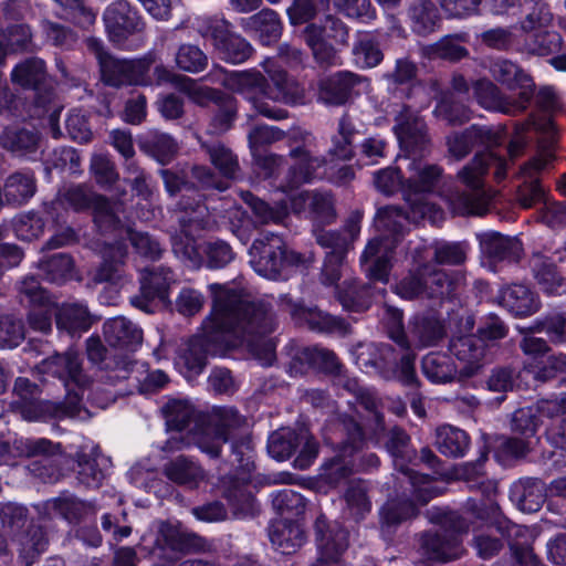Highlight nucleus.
Wrapping results in <instances>:
<instances>
[{"label": "nucleus", "mask_w": 566, "mask_h": 566, "mask_svg": "<svg viewBox=\"0 0 566 566\" xmlns=\"http://www.w3.org/2000/svg\"><path fill=\"white\" fill-rule=\"evenodd\" d=\"M163 472L171 482L196 488L205 479V470L191 458L179 455L167 462Z\"/></svg>", "instance_id": "obj_42"}, {"label": "nucleus", "mask_w": 566, "mask_h": 566, "mask_svg": "<svg viewBox=\"0 0 566 566\" xmlns=\"http://www.w3.org/2000/svg\"><path fill=\"white\" fill-rule=\"evenodd\" d=\"M490 73L496 82L504 85L509 91L518 90L515 98L525 107H528L534 95L535 84L520 65L510 60L497 59L491 63Z\"/></svg>", "instance_id": "obj_25"}, {"label": "nucleus", "mask_w": 566, "mask_h": 566, "mask_svg": "<svg viewBox=\"0 0 566 566\" xmlns=\"http://www.w3.org/2000/svg\"><path fill=\"white\" fill-rule=\"evenodd\" d=\"M158 548L168 547L174 552H189L193 549L203 551L206 541L201 536L182 531L181 528L163 522L158 528L156 538Z\"/></svg>", "instance_id": "obj_36"}, {"label": "nucleus", "mask_w": 566, "mask_h": 566, "mask_svg": "<svg viewBox=\"0 0 566 566\" xmlns=\"http://www.w3.org/2000/svg\"><path fill=\"white\" fill-rule=\"evenodd\" d=\"M534 276L547 294H563L566 292V282L557 272L556 265L544 254L535 252L530 259Z\"/></svg>", "instance_id": "obj_40"}, {"label": "nucleus", "mask_w": 566, "mask_h": 566, "mask_svg": "<svg viewBox=\"0 0 566 566\" xmlns=\"http://www.w3.org/2000/svg\"><path fill=\"white\" fill-rule=\"evenodd\" d=\"M499 130L491 126L472 125L462 133H454L447 138L448 151L455 159L461 160L478 145L494 146L501 143Z\"/></svg>", "instance_id": "obj_27"}, {"label": "nucleus", "mask_w": 566, "mask_h": 566, "mask_svg": "<svg viewBox=\"0 0 566 566\" xmlns=\"http://www.w3.org/2000/svg\"><path fill=\"white\" fill-rule=\"evenodd\" d=\"M411 29L419 35L434 32L440 22L439 11L431 0H415L408 8Z\"/></svg>", "instance_id": "obj_47"}, {"label": "nucleus", "mask_w": 566, "mask_h": 566, "mask_svg": "<svg viewBox=\"0 0 566 566\" xmlns=\"http://www.w3.org/2000/svg\"><path fill=\"white\" fill-rule=\"evenodd\" d=\"M266 87L268 78L254 70L234 72L230 83V91L242 95L260 115L273 120L287 118L285 109L273 107L265 101Z\"/></svg>", "instance_id": "obj_19"}, {"label": "nucleus", "mask_w": 566, "mask_h": 566, "mask_svg": "<svg viewBox=\"0 0 566 566\" xmlns=\"http://www.w3.org/2000/svg\"><path fill=\"white\" fill-rule=\"evenodd\" d=\"M45 509L70 523H78L96 512L93 503L83 501L70 493H62L60 496L46 501Z\"/></svg>", "instance_id": "obj_41"}, {"label": "nucleus", "mask_w": 566, "mask_h": 566, "mask_svg": "<svg viewBox=\"0 0 566 566\" xmlns=\"http://www.w3.org/2000/svg\"><path fill=\"white\" fill-rule=\"evenodd\" d=\"M125 256L126 251L120 244L107 249L104 252V262L94 273L93 281L95 283H118L122 279L120 265L124 263Z\"/></svg>", "instance_id": "obj_57"}, {"label": "nucleus", "mask_w": 566, "mask_h": 566, "mask_svg": "<svg viewBox=\"0 0 566 566\" xmlns=\"http://www.w3.org/2000/svg\"><path fill=\"white\" fill-rule=\"evenodd\" d=\"M433 114L437 118L449 125H462L470 119V112L465 105L455 101L453 94H446L437 104Z\"/></svg>", "instance_id": "obj_61"}, {"label": "nucleus", "mask_w": 566, "mask_h": 566, "mask_svg": "<svg viewBox=\"0 0 566 566\" xmlns=\"http://www.w3.org/2000/svg\"><path fill=\"white\" fill-rule=\"evenodd\" d=\"M268 535L276 551L282 554L295 553L305 542V533L301 525L289 518L271 522Z\"/></svg>", "instance_id": "obj_35"}, {"label": "nucleus", "mask_w": 566, "mask_h": 566, "mask_svg": "<svg viewBox=\"0 0 566 566\" xmlns=\"http://www.w3.org/2000/svg\"><path fill=\"white\" fill-rule=\"evenodd\" d=\"M392 352V347L388 344L360 346L356 357L357 364L361 368H373L380 371L387 367Z\"/></svg>", "instance_id": "obj_60"}, {"label": "nucleus", "mask_w": 566, "mask_h": 566, "mask_svg": "<svg viewBox=\"0 0 566 566\" xmlns=\"http://www.w3.org/2000/svg\"><path fill=\"white\" fill-rule=\"evenodd\" d=\"M297 437L298 431L296 432L291 429L274 431L268 441L269 454L279 461L290 458L296 450Z\"/></svg>", "instance_id": "obj_62"}, {"label": "nucleus", "mask_w": 566, "mask_h": 566, "mask_svg": "<svg viewBox=\"0 0 566 566\" xmlns=\"http://www.w3.org/2000/svg\"><path fill=\"white\" fill-rule=\"evenodd\" d=\"M213 306L211 314L202 323V333L189 340L178 356L177 364L186 369L187 377L196 376L206 366V345L226 344L228 334L240 338L250 352L264 365L274 359L275 343L271 334L275 328L272 306L262 300L251 301L248 296L211 284Z\"/></svg>", "instance_id": "obj_1"}, {"label": "nucleus", "mask_w": 566, "mask_h": 566, "mask_svg": "<svg viewBox=\"0 0 566 566\" xmlns=\"http://www.w3.org/2000/svg\"><path fill=\"white\" fill-rule=\"evenodd\" d=\"M545 490L539 479L526 478L513 484L510 497L521 511L537 512L545 502Z\"/></svg>", "instance_id": "obj_38"}, {"label": "nucleus", "mask_w": 566, "mask_h": 566, "mask_svg": "<svg viewBox=\"0 0 566 566\" xmlns=\"http://www.w3.org/2000/svg\"><path fill=\"white\" fill-rule=\"evenodd\" d=\"M409 205V212L396 206H386L379 208L375 217V227L381 234H387L389 238H400L406 231L407 223L418 219H430L434 221L441 211L430 202H424L421 199H412L411 196L407 197Z\"/></svg>", "instance_id": "obj_15"}, {"label": "nucleus", "mask_w": 566, "mask_h": 566, "mask_svg": "<svg viewBox=\"0 0 566 566\" xmlns=\"http://www.w3.org/2000/svg\"><path fill=\"white\" fill-rule=\"evenodd\" d=\"M264 71L269 77L265 93L268 99L287 105L304 103V88L284 70L268 62L264 64Z\"/></svg>", "instance_id": "obj_28"}, {"label": "nucleus", "mask_w": 566, "mask_h": 566, "mask_svg": "<svg viewBox=\"0 0 566 566\" xmlns=\"http://www.w3.org/2000/svg\"><path fill=\"white\" fill-rule=\"evenodd\" d=\"M421 370L434 384H448L457 379H465V377H460V369L453 359L444 353L427 354L422 358Z\"/></svg>", "instance_id": "obj_39"}, {"label": "nucleus", "mask_w": 566, "mask_h": 566, "mask_svg": "<svg viewBox=\"0 0 566 566\" xmlns=\"http://www.w3.org/2000/svg\"><path fill=\"white\" fill-rule=\"evenodd\" d=\"M416 514L417 509L409 500H390L380 511L381 523L387 527H395Z\"/></svg>", "instance_id": "obj_64"}, {"label": "nucleus", "mask_w": 566, "mask_h": 566, "mask_svg": "<svg viewBox=\"0 0 566 566\" xmlns=\"http://www.w3.org/2000/svg\"><path fill=\"white\" fill-rule=\"evenodd\" d=\"M481 251L493 261L517 262L523 251L518 239L488 231L478 235Z\"/></svg>", "instance_id": "obj_34"}, {"label": "nucleus", "mask_w": 566, "mask_h": 566, "mask_svg": "<svg viewBox=\"0 0 566 566\" xmlns=\"http://www.w3.org/2000/svg\"><path fill=\"white\" fill-rule=\"evenodd\" d=\"M386 449L394 459L395 469L401 474V483L408 482L417 501L424 505L432 497L439 494L433 481L424 474H419L408 467V463H416L417 452L411 446L410 436L399 427L388 431Z\"/></svg>", "instance_id": "obj_8"}, {"label": "nucleus", "mask_w": 566, "mask_h": 566, "mask_svg": "<svg viewBox=\"0 0 566 566\" xmlns=\"http://www.w3.org/2000/svg\"><path fill=\"white\" fill-rule=\"evenodd\" d=\"M17 454L27 458H36L28 465L31 475L44 483H54L63 475V467L69 462V457L63 452L61 443H55L46 438H20L15 439Z\"/></svg>", "instance_id": "obj_10"}, {"label": "nucleus", "mask_w": 566, "mask_h": 566, "mask_svg": "<svg viewBox=\"0 0 566 566\" xmlns=\"http://www.w3.org/2000/svg\"><path fill=\"white\" fill-rule=\"evenodd\" d=\"M11 543L25 566H30L46 549L49 541L41 526L31 525L27 531L14 535Z\"/></svg>", "instance_id": "obj_45"}, {"label": "nucleus", "mask_w": 566, "mask_h": 566, "mask_svg": "<svg viewBox=\"0 0 566 566\" xmlns=\"http://www.w3.org/2000/svg\"><path fill=\"white\" fill-rule=\"evenodd\" d=\"M244 202L251 208L255 222L259 224H285L289 218L286 205L277 203L274 207L256 198L251 192L242 193Z\"/></svg>", "instance_id": "obj_54"}, {"label": "nucleus", "mask_w": 566, "mask_h": 566, "mask_svg": "<svg viewBox=\"0 0 566 566\" xmlns=\"http://www.w3.org/2000/svg\"><path fill=\"white\" fill-rule=\"evenodd\" d=\"M534 128L538 134L537 155L526 163L520 171L522 185L516 190V201L524 209H530L545 200V190L542 187L538 174L554 159L557 130L549 115H533L528 120L515 125L507 153L512 159L518 157L527 144L526 132Z\"/></svg>", "instance_id": "obj_3"}, {"label": "nucleus", "mask_w": 566, "mask_h": 566, "mask_svg": "<svg viewBox=\"0 0 566 566\" xmlns=\"http://www.w3.org/2000/svg\"><path fill=\"white\" fill-rule=\"evenodd\" d=\"M353 55L357 66L371 69L384 59V53L377 40L369 33H360L353 46Z\"/></svg>", "instance_id": "obj_56"}, {"label": "nucleus", "mask_w": 566, "mask_h": 566, "mask_svg": "<svg viewBox=\"0 0 566 566\" xmlns=\"http://www.w3.org/2000/svg\"><path fill=\"white\" fill-rule=\"evenodd\" d=\"M101 452L98 447H92L88 451L82 449L76 453V462L78 467V481L88 486L97 488L104 479V472L101 469Z\"/></svg>", "instance_id": "obj_52"}, {"label": "nucleus", "mask_w": 566, "mask_h": 566, "mask_svg": "<svg viewBox=\"0 0 566 566\" xmlns=\"http://www.w3.org/2000/svg\"><path fill=\"white\" fill-rule=\"evenodd\" d=\"M452 276L431 263L410 270L395 286V293L405 300H436L449 297L454 290Z\"/></svg>", "instance_id": "obj_9"}, {"label": "nucleus", "mask_w": 566, "mask_h": 566, "mask_svg": "<svg viewBox=\"0 0 566 566\" xmlns=\"http://www.w3.org/2000/svg\"><path fill=\"white\" fill-rule=\"evenodd\" d=\"M172 280V272L169 268L158 266L147 270V274L142 280L140 295L132 297L130 303L146 313H151V301L158 298L165 302Z\"/></svg>", "instance_id": "obj_30"}, {"label": "nucleus", "mask_w": 566, "mask_h": 566, "mask_svg": "<svg viewBox=\"0 0 566 566\" xmlns=\"http://www.w3.org/2000/svg\"><path fill=\"white\" fill-rule=\"evenodd\" d=\"M202 149L209 156L211 164L226 179H234L239 171V161L230 148L220 142L201 143Z\"/></svg>", "instance_id": "obj_55"}, {"label": "nucleus", "mask_w": 566, "mask_h": 566, "mask_svg": "<svg viewBox=\"0 0 566 566\" xmlns=\"http://www.w3.org/2000/svg\"><path fill=\"white\" fill-rule=\"evenodd\" d=\"M370 90V80L350 71H338L318 83V102L342 106Z\"/></svg>", "instance_id": "obj_17"}, {"label": "nucleus", "mask_w": 566, "mask_h": 566, "mask_svg": "<svg viewBox=\"0 0 566 566\" xmlns=\"http://www.w3.org/2000/svg\"><path fill=\"white\" fill-rule=\"evenodd\" d=\"M302 35L317 63L324 66L340 64L337 51L327 42L332 40L342 45L347 44L348 28L338 17L327 14L319 23H308Z\"/></svg>", "instance_id": "obj_14"}, {"label": "nucleus", "mask_w": 566, "mask_h": 566, "mask_svg": "<svg viewBox=\"0 0 566 566\" xmlns=\"http://www.w3.org/2000/svg\"><path fill=\"white\" fill-rule=\"evenodd\" d=\"M292 314L296 319L307 324L312 331L334 333L342 336L350 332V325L344 318L333 316L316 307L296 306Z\"/></svg>", "instance_id": "obj_37"}, {"label": "nucleus", "mask_w": 566, "mask_h": 566, "mask_svg": "<svg viewBox=\"0 0 566 566\" xmlns=\"http://www.w3.org/2000/svg\"><path fill=\"white\" fill-rule=\"evenodd\" d=\"M283 248L282 237L272 232L255 239L249 250L254 271L270 280L283 279Z\"/></svg>", "instance_id": "obj_20"}, {"label": "nucleus", "mask_w": 566, "mask_h": 566, "mask_svg": "<svg viewBox=\"0 0 566 566\" xmlns=\"http://www.w3.org/2000/svg\"><path fill=\"white\" fill-rule=\"evenodd\" d=\"M473 94L479 105L483 108L505 115L516 116L527 108L515 98L514 94H504L488 78L474 82Z\"/></svg>", "instance_id": "obj_29"}, {"label": "nucleus", "mask_w": 566, "mask_h": 566, "mask_svg": "<svg viewBox=\"0 0 566 566\" xmlns=\"http://www.w3.org/2000/svg\"><path fill=\"white\" fill-rule=\"evenodd\" d=\"M45 75L44 62L38 57H30L13 69L11 80L22 87L36 90L45 80Z\"/></svg>", "instance_id": "obj_58"}, {"label": "nucleus", "mask_w": 566, "mask_h": 566, "mask_svg": "<svg viewBox=\"0 0 566 566\" xmlns=\"http://www.w3.org/2000/svg\"><path fill=\"white\" fill-rule=\"evenodd\" d=\"M401 317L400 312L394 313L397 326L389 331V336L403 349L438 346L447 337L446 324L436 313L428 312L412 316L408 323L407 332L403 331L400 324Z\"/></svg>", "instance_id": "obj_12"}, {"label": "nucleus", "mask_w": 566, "mask_h": 566, "mask_svg": "<svg viewBox=\"0 0 566 566\" xmlns=\"http://www.w3.org/2000/svg\"><path fill=\"white\" fill-rule=\"evenodd\" d=\"M500 304L516 316L531 315L538 310V301L525 285L513 284L500 291Z\"/></svg>", "instance_id": "obj_44"}, {"label": "nucleus", "mask_w": 566, "mask_h": 566, "mask_svg": "<svg viewBox=\"0 0 566 566\" xmlns=\"http://www.w3.org/2000/svg\"><path fill=\"white\" fill-rule=\"evenodd\" d=\"M318 557L312 566H331L340 563L342 554L348 547V532L338 523H329L319 515L314 524Z\"/></svg>", "instance_id": "obj_21"}, {"label": "nucleus", "mask_w": 566, "mask_h": 566, "mask_svg": "<svg viewBox=\"0 0 566 566\" xmlns=\"http://www.w3.org/2000/svg\"><path fill=\"white\" fill-rule=\"evenodd\" d=\"M397 238L379 234L368 241L360 256L365 273L373 280L388 282L394 251L398 244Z\"/></svg>", "instance_id": "obj_23"}, {"label": "nucleus", "mask_w": 566, "mask_h": 566, "mask_svg": "<svg viewBox=\"0 0 566 566\" xmlns=\"http://www.w3.org/2000/svg\"><path fill=\"white\" fill-rule=\"evenodd\" d=\"M163 415L166 419V424L169 429L182 431L191 421L209 422L198 415L196 419V410L193 406L186 399H169L161 408Z\"/></svg>", "instance_id": "obj_50"}, {"label": "nucleus", "mask_w": 566, "mask_h": 566, "mask_svg": "<svg viewBox=\"0 0 566 566\" xmlns=\"http://www.w3.org/2000/svg\"><path fill=\"white\" fill-rule=\"evenodd\" d=\"M12 405L17 412L28 421L64 418L85 420L90 418V412L81 406L78 392L69 394L65 401L62 402L36 400L34 398L24 402H13Z\"/></svg>", "instance_id": "obj_18"}, {"label": "nucleus", "mask_w": 566, "mask_h": 566, "mask_svg": "<svg viewBox=\"0 0 566 566\" xmlns=\"http://www.w3.org/2000/svg\"><path fill=\"white\" fill-rule=\"evenodd\" d=\"M179 206L184 213L179 217L180 231L171 237L172 251L179 259L199 266L202 256L195 235L209 226L208 208L198 200L189 202L185 198Z\"/></svg>", "instance_id": "obj_11"}, {"label": "nucleus", "mask_w": 566, "mask_h": 566, "mask_svg": "<svg viewBox=\"0 0 566 566\" xmlns=\"http://www.w3.org/2000/svg\"><path fill=\"white\" fill-rule=\"evenodd\" d=\"M106 343L118 349L136 350L143 342V331L126 317L109 318L103 325Z\"/></svg>", "instance_id": "obj_33"}, {"label": "nucleus", "mask_w": 566, "mask_h": 566, "mask_svg": "<svg viewBox=\"0 0 566 566\" xmlns=\"http://www.w3.org/2000/svg\"><path fill=\"white\" fill-rule=\"evenodd\" d=\"M38 368L42 374L60 379L66 388L74 386L83 391L92 385L91 378L83 370L78 353L72 349L44 358Z\"/></svg>", "instance_id": "obj_22"}, {"label": "nucleus", "mask_w": 566, "mask_h": 566, "mask_svg": "<svg viewBox=\"0 0 566 566\" xmlns=\"http://www.w3.org/2000/svg\"><path fill=\"white\" fill-rule=\"evenodd\" d=\"M505 159L493 151L476 154L457 175V184L443 190V197L450 208L459 214L482 216L491 202V196L484 188V175L494 168V177H506Z\"/></svg>", "instance_id": "obj_4"}, {"label": "nucleus", "mask_w": 566, "mask_h": 566, "mask_svg": "<svg viewBox=\"0 0 566 566\" xmlns=\"http://www.w3.org/2000/svg\"><path fill=\"white\" fill-rule=\"evenodd\" d=\"M395 133L400 146L407 151L411 159L409 163L410 176L408 185L413 193H409L412 199H421L428 202L421 195L433 189L439 180L442 170L437 165H428L417 160L429 151L430 139L427 135V127L422 118L407 106L395 117Z\"/></svg>", "instance_id": "obj_5"}, {"label": "nucleus", "mask_w": 566, "mask_h": 566, "mask_svg": "<svg viewBox=\"0 0 566 566\" xmlns=\"http://www.w3.org/2000/svg\"><path fill=\"white\" fill-rule=\"evenodd\" d=\"M87 49L98 61L102 81L113 87L148 84L147 73L157 62V55L154 52L137 60L116 59L104 50L99 40L94 38L87 40Z\"/></svg>", "instance_id": "obj_7"}, {"label": "nucleus", "mask_w": 566, "mask_h": 566, "mask_svg": "<svg viewBox=\"0 0 566 566\" xmlns=\"http://www.w3.org/2000/svg\"><path fill=\"white\" fill-rule=\"evenodd\" d=\"M178 88L186 93L189 98L200 106H206L209 102L221 104L224 94L218 90L201 86L190 77H179Z\"/></svg>", "instance_id": "obj_63"}, {"label": "nucleus", "mask_w": 566, "mask_h": 566, "mask_svg": "<svg viewBox=\"0 0 566 566\" xmlns=\"http://www.w3.org/2000/svg\"><path fill=\"white\" fill-rule=\"evenodd\" d=\"M57 328L71 335L86 332L92 325V316L82 304H64L56 314Z\"/></svg>", "instance_id": "obj_51"}, {"label": "nucleus", "mask_w": 566, "mask_h": 566, "mask_svg": "<svg viewBox=\"0 0 566 566\" xmlns=\"http://www.w3.org/2000/svg\"><path fill=\"white\" fill-rule=\"evenodd\" d=\"M197 31L202 38H209L219 57L231 64L245 62L253 53L251 44L230 30V22L222 17H199Z\"/></svg>", "instance_id": "obj_13"}, {"label": "nucleus", "mask_w": 566, "mask_h": 566, "mask_svg": "<svg viewBox=\"0 0 566 566\" xmlns=\"http://www.w3.org/2000/svg\"><path fill=\"white\" fill-rule=\"evenodd\" d=\"M73 260L65 253H56L45 261H41L39 269L44 279L52 283H63L72 277Z\"/></svg>", "instance_id": "obj_59"}, {"label": "nucleus", "mask_w": 566, "mask_h": 566, "mask_svg": "<svg viewBox=\"0 0 566 566\" xmlns=\"http://www.w3.org/2000/svg\"><path fill=\"white\" fill-rule=\"evenodd\" d=\"M434 444L441 454L460 458L469 449L470 438L464 430L444 424L436 430Z\"/></svg>", "instance_id": "obj_49"}, {"label": "nucleus", "mask_w": 566, "mask_h": 566, "mask_svg": "<svg viewBox=\"0 0 566 566\" xmlns=\"http://www.w3.org/2000/svg\"><path fill=\"white\" fill-rule=\"evenodd\" d=\"M336 297L345 310L361 312L369 307L374 292L370 284H358L352 279L337 286Z\"/></svg>", "instance_id": "obj_46"}, {"label": "nucleus", "mask_w": 566, "mask_h": 566, "mask_svg": "<svg viewBox=\"0 0 566 566\" xmlns=\"http://www.w3.org/2000/svg\"><path fill=\"white\" fill-rule=\"evenodd\" d=\"M35 179L31 172L18 171L7 178L3 188L6 201L10 205H22L34 196Z\"/></svg>", "instance_id": "obj_53"}, {"label": "nucleus", "mask_w": 566, "mask_h": 566, "mask_svg": "<svg viewBox=\"0 0 566 566\" xmlns=\"http://www.w3.org/2000/svg\"><path fill=\"white\" fill-rule=\"evenodd\" d=\"M227 442L231 444L238 465L250 471L253 468L250 427L247 419L233 407H214L209 416V422H196L187 438L177 433L160 449L164 452H175L195 444L202 453L218 459Z\"/></svg>", "instance_id": "obj_2"}, {"label": "nucleus", "mask_w": 566, "mask_h": 566, "mask_svg": "<svg viewBox=\"0 0 566 566\" xmlns=\"http://www.w3.org/2000/svg\"><path fill=\"white\" fill-rule=\"evenodd\" d=\"M241 27L244 31L256 34L264 44L276 41L282 33V22L277 13L271 9L243 19Z\"/></svg>", "instance_id": "obj_43"}, {"label": "nucleus", "mask_w": 566, "mask_h": 566, "mask_svg": "<svg viewBox=\"0 0 566 566\" xmlns=\"http://www.w3.org/2000/svg\"><path fill=\"white\" fill-rule=\"evenodd\" d=\"M488 348L483 338L473 334L451 339L449 349L463 364L460 377L467 379L479 373L486 359Z\"/></svg>", "instance_id": "obj_26"}, {"label": "nucleus", "mask_w": 566, "mask_h": 566, "mask_svg": "<svg viewBox=\"0 0 566 566\" xmlns=\"http://www.w3.org/2000/svg\"><path fill=\"white\" fill-rule=\"evenodd\" d=\"M103 20L111 41L115 43H122L129 35L144 30L142 18L125 0L109 4L104 11Z\"/></svg>", "instance_id": "obj_24"}, {"label": "nucleus", "mask_w": 566, "mask_h": 566, "mask_svg": "<svg viewBox=\"0 0 566 566\" xmlns=\"http://www.w3.org/2000/svg\"><path fill=\"white\" fill-rule=\"evenodd\" d=\"M355 433L350 444L345 443L342 453L324 463L321 476L329 484H338L348 478L356 465L355 453L361 444V430L358 424H354Z\"/></svg>", "instance_id": "obj_32"}, {"label": "nucleus", "mask_w": 566, "mask_h": 566, "mask_svg": "<svg viewBox=\"0 0 566 566\" xmlns=\"http://www.w3.org/2000/svg\"><path fill=\"white\" fill-rule=\"evenodd\" d=\"M358 130L352 117L345 113L338 119L336 133L332 136V146L328 154L339 160H349L354 157V139Z\"/></svg>", "instance_id": "obj_48"}, {"label": "nucleus", "mask_w": 566, "mask_h": 566, "mask_svg": "<svg viewBox=\"0 0 566 566\" xmlns=\"http://www.w3.org/2000/svg\"><path fill=\"white\" fill-rule=\"evenodd\" d=\"M428 516L432 523L441 525L442 532L422 534L420 541L422 556L428 560L441 563L459 558L464 551L460 534L468 532V524L458 513L439 509L428 511Z\"/></svg>", "instance_id": "obj_6"}, {"label": "nucleus", "mask_w": 566, "mask_h": 566, "mask_svg": "<svg viewBox=\"0 0 566 566\" xmlns=\"http://www.w3.org/2000/svg\"><path fill=\"white\" fill-rule=\"evenodd\" d=\"M64 205L70 206L75 211L92 208L94 220L99 228L107 229L117 223L111 202L105 197L94 193L84 185L70 186L59 191L56 199L52 202V210H56Z\"/></svg>", "instance_id": "obj_16"}, {"label": "nucleus", "mask_w": 566, "mask_h": 566, "mask_svg": "<svg viewBox=\"0 0 566 566\" xmlns=\"http://www.w3.org/2000/svg\"><path fill=\"white\" fill-rule=\"evenodd\" d=\"M290 155L295 160V165L290 170L289 180L283 186V191L287 192L304 182L325 176V172L321 171L326 165L324 157L313 156L304 147L292 149Z\"/></svg>", "instance_id": "obj_31"}]
</instances>
